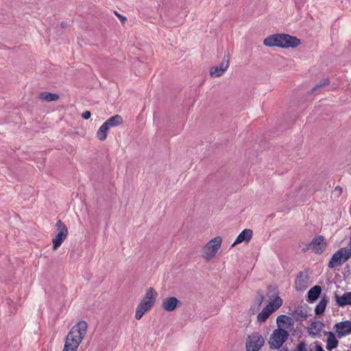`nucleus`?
Wrapping results in <instances>:
<instances>
[{
  "mask_svg": "<svg viewBox=\"0 0 351 351\" xmlns=\"http://www.w3.org/2000/svg\"><path fill=\"white\" fill-rule=\"evenodd\" d=\"M109 128L104 123L97 132V137L99 140L104 141L106 139Z\"/></svg>",
  "mask_w": 351,
  "mask_h": 351,
  "instance_id": "5701e85b",
  "label": "nucleus"
},
{
  "mask_svg": "<svg viewBox=\"0 0 351 351\" xmlns=\"http://www.w3.org/2000/svg\"><path fill=\"white\" fill-rule=\"evenodd\" d=\"M309 277L307 274L303 272H300L297 276L295 287L298 291H304L308 287Z\"/></svg>",
  "mask_w": 351,
  "mask_h": 351,
  "instance_id": "f8f14e48",
  "label": "nucleus"
},
{
  "mask_svg": "<svg viewBox=\"0 0 351 351\" xmlns=\"http://www.w3.org/2000/svg\"><path fill=\"white\" fill-rule=\"evenodd\" d=\"M289 337V332L285 329L278 328L275 329L270 336L269 341L271 349H279L287 341Z\"/></svg>",
  "mask_w": 351,
  "mask_h": 351,
  "instance_id": "20e7f679",
  "label": "nucleus"
},
{
  "mask_svg": "<svg viewBox=\"0 0 351 351\" xmlns=\"http://www.w3.org/2000/svg\"><path fill=\"white\" fill-rule=\"evenodd\" d=\"M61 26H62V27L64 28V27H67V25L65 23L62 22L61 23Z\"/></svg>",
  "mask_w": 351,
  "mask_h": 351,
  "instance_id": "72a5a7b5",
  "label": "nucleus"
},
{
  "mask_svg": "<svg viewBox=\"0 0 351 351\" xmlns=\"http://www.w3.org/2000/svg\"><path fill=\"white\" fill-rule=\"evenodd\" d=\"M293 317L296 321H302L307 317V312L301 308L296 309L293 313Z\"/></svg>",
  "mask_w": 351,
  "mask_h": 351,
  "instance_id": "393cba45",
  "label": "nucleus"
},
{
  "mask_svg": "<svg viewBox=\"0 0 351 351\" xmlns=\"http://www.w3.org/2000/svg\"><path fill=\"white\" fill-rule=\"evenodd\" d=\"M114 14L119 19V20L121 21V22L123 24L125 23V21H126V18L122 15H121L120 14H119L117 12L114 11Z\"/></svg>",
  "mask_w": 351,
  "mask_h": 351,
  "instance_id": "c756f323",
  "label": "nucleus"
},
{
  "mask_svg": "<svg viewBox=\"0 0 351 351\" xmlns=\"http://www.w3.org/2000/svg\"><path fill=\"white\" fill-rule=\"evenodd\" d=\"M267 47H278L281 48H295L301 44L300 40L295 36L287 34H276L267 36L263 40Z\"/></svg>",
  "mask_w": 351,
  "mask_h": 351,
  "instance_id": "f03ea898",
  "label": "nucleus"
},
{
  "mask_svg": "<svg viewBox=\"0 0 351 351\" xmlns=\"http://www.w3.org/2000/svg\"><path fill=\"white\" fill-rule=\"evenodd\" d=\"M308 250H311V246H309V243L307 244H305L304 246L302 249V252H306Z\"/></svg>",
  "mask_w": 351,
  "mask_h": 351,
  "instance_id": "2f4dec72",
  "label": "nucleus"
},
{
  "mask_svg": "<svg viewBox=\"0 0 351 351\" xmlns=\"http://www.w3.org/2000/svg\"><path fill=\"white\" fill-rule=\"evenodd\" d=\"M337 337L339 339L351 334V321H343L334 326Z\"/></svg>",
  "mask_w": 351,
  "mask_h": 351,
  "instance_id": "9d476101",
  "label": "nucleus"
},
{
  "mask_svg": "<svg viewBox=\"0 0 351 351\" xmlns=\"http://www.w3.org/2000/svg\"><path fill=\"white\" fill-rule=\"evenodd\" d=\"M328 303V299L326 295H322L320 301L316 305L315 308V313L316 315H322L326 309V307Z\"/></svg>",
  "mask_w": 351,
  "mask_h": 351,
  "instance_id": "a211bd4d",
  "label": "nucleus"
},
{
  "mask_svg": "<svg viewBox=\"0 0 351 351\" xmlns=\"http://www.w3.org/2000/svg\"><path fill=\"white\" fill-rule=\"evenodd\" d=\"M221 243L222 239L219 236L210 240L202 249L203 258L206 261L211 260L217 253Z\"/></svg>",
  "mask_w": 351,
  "mask_h": 351,
  "instance_id": "7ed1b4c3",
  "label": "nucleus"
},
{
  "mask_svg": "<svg viewBox=\"0 0 351 351\" xmlns=\"http://www.w3.org/2000/svg\"><path fill=\"white\" fill-rule=\"evenodd\" d=\"M253 232L250 229H244L237 237L235 241L232 244V247L242 242L248 243L252 238Z\"/></svg>",
  "mask_w": 351,
  "mask_h": 351,
  "instance_id": "2eb2a0df",
  "label": "nucleus"
},
{
  "mask_svg": "<svg viewBox=\"0 0 351 351\" xmlns=\"http://www.w3.org/2000/svg\"><path fill=\"white\" fill-rule=\"evenodd\" d=\"M350 257L351 250H347V247H341L332 255L328 267L329 268H334L336 266H340Z\"/></svg>",
  "mask_w": 351,
  "mask_h": 351,
  "instance_id": "39448f33",
  "label": "nucleus"
},
{
  "mask_svg": "<svg viewBox=\"0 0 351 351\" xmlns=\"http://www.w3.org/2000/svg\"><path fill=\"white\" fill-rule=\"evenodd\" d=\"M338 344L339 341L337 340L334 333L332 332H329L328 338L326 339V348L328 350L331 351L332 350L336 348L338 346Z\"/></svg>",
  "mask_w": 351,
  "mask_h": 351,
  "instance_id": "6ab92c4d",
  "label": "nucleus"
},
{
  "mask_svg": "<svg viewBox=\"0 0 351 351\" xmlns=\"http://www.w3.org/2000/svg\"><path fill=\"white\" fill-rule=\"evenodd\" d=\"M311 250L316 254H322L326 248V244L324 242L323 236H318L313 239L309 243Z\"/></svg>",
  "mask_w": 351,
  "mask_h": 351,
  "instance_id": "9b49d317",
  "label": "nucleus"
},
{
  "mask_svg": "<svg viewBox=\"0 0 351 351\" xmlns=\"http://www.w3.org/2000/svg\"><path fill=\"white\" fill-rule=\"evenodd\" d=\"M292 321L291 318L285 315H279L276 319V323L278 324V328H280L283 324Z\"/></svg>",
  "mask_w": 351,
  "mask_h": 351,
  "instance_id": "bb28decb",
  "label": "nucleus"
},
{
  "mask_svg": "<svg viewBox=\"0 0 351 351\" xmlns=\"http://www.w3.org/2000/svg\"><path fill=\"white\" fill-rule=\"evenodd\" d=\"M88 325L84 321H80L74 325L65 338L62 351H77L87 332Z\"/></svg>",
  "mask_w": 351,
  "mask_h": 351,
  "instance_id": "f257e3e1",
  "label": "nucleus"
},
{
  "mask_svg": "<svg viewBox=\"0 0 351 351\" xmlns=\"http://www.w3.org/2000/svg\"><path fill=\"white\" fill-rule=\"evenodd\" d=\"M180 303V301L176 297H169L163 299L162 306L166 311L172 312Z\"/></svg>",
  "mask_w": 351,
  "mask_h": 351,
  "instance_id": "ddd939ff",
  "label": "nucleus"
},
{
  "mask_svg": "<svg viewBox=\"0 0 351 351\" xmlns=\"http://www.w3.org/2000/svg\"><path fill=\"white\" fill-rule=\"evenodd\" d=\"M58 234L53 239V250H56L66 239L68 234V228L61 221L58 220L56 224Z\"/></svg>",
  "mask_w": 351,
  "mask_h": 351,
  "instance_id": "6e6552de",
  "label": "nucleus"
},
{
  "mask_svg": "<svg viewBox=\"0 0 351 351\" xmlns=\"http://www.w3.org/2000/svg\"><path fill=\"white\" fill-rule=\"evenodd\" d=\"M91 113L90 111H85L82 113V117L86 120L88 119L90 117Z\"/></svg>",
  "mask_w": 351,
  "mask_h": 351,
  "instance_id": "7c9ffc66",
  "label": "nucleus"
},
{
  "mask_svg": "<svg viewBox=\"0 0 351 351\" xmlns=\"http://www.w3.org/2000/svg\"><path fill=\"white\" fill-rule=\"evenodd\" d=\"M265 339L259 332H254L247 337L246 351H258L264 345Z\"/></svg>",
  "mask_w": 351,
  "mask_h": 351,
  "instance_id": "0eeeda50",
  "label": "nucleus"
},
{
  "mask_svg": "<svg viewBox=\"0 0 351 351\" xmlns=\"http://www.w3.org/2000/svg\"><path fill=\"white\" fill-rule=\"evenodd\" d=\"M157 296V293L155 289L152 287H149L145 293V295L142 301L145 302H149L151 306H153L156 298Z\"/></svg>",
  "mask_w": 351,
  "mask_h": 351,
  "instance_id": "aec40b11",
  "label": "nucleus"
},
{
  "mask_svg": "<svg viewBox=\"0 0 351 351\" xmlns=\"http://www.w3.org/2000/svg\"><path fill=\"white\" fill-rule=\"evenodd\" d=\"M295 351H312V350L311 349H308L306 348V344L305 343L304 341H300L298 344Z\"/></svg>",
  "mask_w": 351,
  "mask_h": 351,
  "instance_id": "c85d7f7f",
  "label": "nucleus"
},
{
  "mask_svg": "<svg viewBox=\"0 0 351 351\" xmlns=\"http://www.w3.org/2000/svg\"><path fill=\"white\" fill-rule=\"evenodd\" d=\"M329 83H330V82H329V80L328 78L323 79L319 83L315 84V86L313 88V91H315L316 90H317V89L322 88V87L327 86V85L329 84Z\"/></svg>",
  "mask_w": 351,
  "mask_h": 351,
  "instance_id": "cd10ccee",
  "label": "nucleus"
},
{
  "mask_svg": "<svg viewBox=\"0 0 351 351\" xmlns=\"http://www.w3.org/2000/svg\"><path fill=\"white\" fill-rule=\"evenodd\" d=\"M282 304V300L280 297H276L271 301L257 315V322H265L269 315Z\"/></svg>",
  "mask_w": 351,
  "mask_h": 351,
  "instance_id": "423d86ee",
  "label": "nucleus"
},
{
  "mask_svg": "<svg viewBox=\"0 0 351 351\" xmlns=\"http://www.w3.org/2000/svg\"><path fill=\"white\" fill-rule=\"evenodd\" d=\"M314 351H324V348L322 347L320 344H317L315 346Z\"/></svg>",
  "mask_w": 351,
  "mask_h": 351,
  "instance_id": "473e14b6",
  "label": "nucleus"
},
{
  "mask_svg": "<svg viewBox=\"0 0 351 351\" xmlns=\"http://www.w3.org/2000/svg\"><path fill=\"white\" fill-rule=\"evenodd\" d=\"M324 327V324L321 322H313L310 324V326L308 328V333L313 337L317 336L319 335L320 332L322 331V328Z\"/></svg>",
  "mask_w": 351,
  "mask_h": 351,
  "instance_id": "f3484780",
  "label": "nucleus"
},
{
  "mask_svg": "<svg viewBox=\"0 0 351 351\" xmlns=\"http://www.w3.org/2000/svg\"><path fill=\"white\" fill-rule=\"evenodd\" d=\"M107 126L110 128L112 127L118 126L123 123V118L119 114H116L109 118L104 122Z\"/></svg>",
  "mask_w": 351,
  "mask_h": 351,
  "instance_id": "4be33fe9",
  "label": "nucleus"
},
{
  "mask_svg": "<svg viewBox=\"0 0 351 351\" xmlns=\"http://www.w3.org/2000/svg\"><path fill=\"white\" fill-rule=\"evenodd\" d=\"M321 292H322V288L320 286H319V285L314 286L308 292V300L309 302L315 301L320 295Z\"/></svg>",
  "mask_w": 351,
  "mask_h": 351,
  "instance_id": "412c9836",
  "label": "nucleus"
},
{
  "mask_svg": "<svg viewBox=\"0 0 351 351\" xmlns=\"http://www.w3.org/2000/svg\"><path fill=\"white\" fill-rule=\"evenodd\" d=\"M230 55L226 52L219 66L213 67L210 71V75L213 77H221L228 69L230 64Z\"/></svg>",
  "mask_w": 351,
  "mask_h": 351,
  "instance_id": "1a4fd4ad",
  "label": "nucleus"
},
{
  "mask_svg": "<svg viewBox=\"0 0 351 351\" xmlns=\"http://www.w3.org/2000/svg\"><path fill=\"white\" fill-rule=\"evenodd\" d=\"M263 300L264 296L262 294L260 295L259 297L256 300L254 304H253L250 308V311L252 312V313H255L259 310V308L261 306Z\"/></svg>",
  "mask_w": 351,
  "mask_h": 351,
  "instance_id": "a878e982",
  "label": "nucleus"
},
{
  "mask_svg": "<svg viewBox=\"0 0 351 351\" xmlns=\"http://www.w3.org/2000/svg\"><path fill=\"white\" fill-rule=\"evenodd\" d=\"M334 297L337 304L340 307L351 305V291L345 292L341 295L335 293Z\"/></svg>",
  "mask_w": 351,
  "mask_h": 351,
  "instance_id": "4468645a",
  "label": "nucleus"
},
{
  "mask_svg": "<svg viewBox=\"0 0 351 351\" xmlns=\"http://www.w3.org/2000/svg\"><path fill=\"white\" fill-rule=\"evenodd\" d=\"M152 306L149 302L141 301L137 306L135 313V318L138 320L141 319L143 315L149 311Z\"/></svg>",
  "mask_w": 351,
  "mask_h": 351,
  "instance_id": "dca6fc26",
  "label": "nucleus"
},
{
  "mask_svg": "<svg viewBox=\"0 0 351 351\" xmlns=\"http://www.w3.org/2000/svg\"><path fill=\"white\" fill-rule=\"evenodd\" d=\"M59 95L49 92H42L39 94V98L47 101H56L59 99Z\"/></svg>",
  "mask_w": 351,
  "mask_h": 351,
  "instance_id": "b1692460",
  "label": "nucleus"
}]
</instances>
